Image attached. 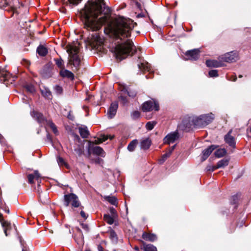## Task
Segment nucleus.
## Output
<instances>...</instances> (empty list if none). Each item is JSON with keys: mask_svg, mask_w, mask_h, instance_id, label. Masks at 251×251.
<instances>
[{"mask_svg": "<svg viewBox=\"0 0 251 251\" xmlns=\"http://www.w3.org/2000/svg\"><path fill=\"white\" fill-rule=\"evenodd\" d=\"M179 139V134L177 131L172 132L167 134L163 139L165 144H170L174 143Z\"/></svg>", "mask_w": 251, "mask_h": 251, "instance_id": "nucleus-12", "label": "nucleus"}, {"mask_svg": "<svg viewBox=\"0 0 251 251\" xmlns=\"http://www.w3.org/2000/svg\"><path fill=\"white\" fill-rule=\"evenodd\" d=\"M127 94L129 97L131 98H134L136 96L137 92L135 90L130 89L129 91H127Z\"/></svg>", "mask_w": 251, "mask_h": 251, "instance_id": "nucleus-47", "label": "nucleus"}, {"mask_svg": "<svg viewBox=\"0 0 251 251\" xmlns=\"http://www.w3.org/2000/svg\"><path fill=\"white\" fill-rule=\"evenodd\" d=\"M60 74L63 77H67L72 80L74 78V74L71 71L67 70H62L60 72Z\"/></svg>", "mask_w": 251, "mask_h": 251, "instance_id": "nucleus-26", "label": "nucleus"}, {"mask_svg": "<svg viewBox=\"0 0 251 251\" xmlns=\"http://www.w3.org/2000/svg\"><path fill=\"white\" fill-rule=\"evenodd\" d=\"M217 169V168H216V166L208 165L206 167L205 170L207 172H213Z\"/></svg>", "mask_w": 251, "mask_h": 251, "instance_id": "nucleus-46", "label": "nucleus"}, {"mask_svg": "<svg viewBox=\"0 0 251 251\" xmlns=\"http://www.w3.org/2000/svg\"><path fill=\"white\" fill-rule=\"evenodd\" d=\"M84 251H92L89 248L86 247Z\"/></svg>", "mask_w": 251, "mask_h": 251, "instance_id": "nucleus-61", "label": "nucleus"}, {"mask_svg": "<svg viewBox=\"0 0 251 251\" xmlns=\"http://www.w3.org/2000/svg\"><path fill=\"white\" fill-rule=\"evenodd\" d=\"M104 220L109 225L115 224V226L118 225V223L116 221V218L110 216L109 214H104L103 216Z\"/></svg>", "mask_w": 251, "mask_h": 251, "instance_id": "nucleus-22", "label": "nucleus"}, {"mask_svg": "<svg viewBox=\"0 0 251 251\" xmlns=\"http://www.w3.org/2000/svg\"><path fill=\"white\" fill-rule=\"evenodd\" d=\"M72 135H73V136L74 137L75 140V139L77 140H80V138H79V136L77 134L73 133Z\"/></svg>", "mask_w": 251, "mask_h": 251, "instance_id": "nucleus-57", "label": "nucleus"}, {"mask_svg": "<svg viewBox=\"0 0 251 251\" xmlns=\"http://www.w3.org/2000/svg\"><path fill=\"white\" fill-rule=\"evenodd\" d=\"M195 117H185L182 120V122L179 124L178 127L180 130L186 132L189 131L192 128V126H194L193 120Z\"/></svg>", "mask_w": 251, "mask_h": 251, "instance_id": "nucleus-7", "label": "nucleus"}, {"mask_svg": "<svg viewBox=\"0 0 251 251\" xmlns=\"http://www.w3.org/2000/svg\"><path fill=\"white\" fill-rule=\"evenodd\" d=\"M98 251H108L106 249V242L105 241H102L97 247Z\"/></svg>", "mask_w": 251, "mask_h": 251, "instance_id": "nucleus-35", "label": "nucleus"}, {"mask_svg": "<svg viewBox=\"0 0 251 251\" xmlns=\"http://www.w3.org/2000/svg\"><path fill=\"white\" fill-rule=\"evenodd\" d=\"M144 251H157L156 248L151 244L144 245Z\"/></svg>", "mask_w": 251, "mask_h": 251, "instance_id": "nucleus-36", "label": "nucleus"}, {"mask_svg": "<svg viewBox=\"0 0 251 251\" xmlns=\"http://www.w3.org/2000/svg\"><path fill=\"white\" fill-rule=\"evenodd\" d=\"M70 3L73 4H77L79 1H81V0H69Z\"/></svg>", "mask_w": 251, "mask_h": 251, "instance_id": "nucleus-54", "label": "nucleus"}, {"mask_svg": "<svg viewBox=\"0 0 251 251\" xmlns=\"http://www.w3.org/2000/svg\"><path fill=\"white\" fill-rule=\"evenodd\" d=\"M208 74L210 77H216L218 76V71L216 70H212L210 71Z\"/></svg>", "mask_w": 251, "mask_h": 251, "instance_id": "nucleus-45", "label": "nucleus"}, {"mask_svg": "<svg viewBox=\"0 0 251 251\" xmlns=\"http://www.w3.org/2000/svg\"><path fill=\"white\" fill-rule=\"evenodd\" d=\"M176 145H175L174 146H173L170 149H169V151H171V153H172V152H173V151H174V150L175 149V148H176Z\"/></svg>", "mask_w": 251, "mask_h": 251, "instance_id": "nucleus-58", "label": "nucleus"}, {"mask_svg": "<svg viewBox=\"0 0 251 251\" xmlns=\"http://www.w3.org/2000/svg\"><path fill=\"white\" fill-rule=\"evenodd\" d=\"M213 62L212 60H207L206 61V65L207 67H209L218 68V66L213 65Z\"/></svg>", "mask_w": 251, "mask_h": 251, "instance_id": "nucleus-48", "label": "nucleus"}, {"mask_svg": "<svg viewBox=\"0 0 251 251\" xmlns=\"http://www.w3.org/2000/svg\"><path fill=\"white\" fill-rule=\"evenodd\" d=\"M159 107V104L155 100H148L143 103L142 109L144 112L151 111L153 109L158 111Z\"/></svg>", "mask_w": 251, "mask_h": 251, "instance_id": "nucleus-11", "label": "nucleus"}, {"mask_svg": "<svg viewBox=\"0 0 251 251\" xmlns=\"http://www.w3.org/2000/svg\"><path fill=\"white\" fill-rule=\"evenodd\" d=\"M232 199H233L234 201L238 199L237 196H236V195L233 196L232 197Z\"/></svg>", "mask_w": 251, "mask_h": 251, "instance_id": "nucleus-60", "label": "nucleus"}, {"mask_svg": "<svg viewBox=\"0 0 251 251\" xmlns=\"http://www.w3.org/2000/svg\"><path fill=\"white\" fill-rule=\"evenodd\" d=\"M47 138L48 140H49L51 142V138L50 135L49 134H47Z\"/></svg>", "mask_w": 251, "mask_h": 251, "instance_id": "nucleus-59", "label": "nucleus"}, {"mask_svg": "<svg viewBox=\"0 0 251 251\" xmlns=\"http://www.w3.org/2000/svg\"><path fill=\"white\" fill-rule=\"evenodd\" d=\"M142 238L146 240L151 242H153L157 239V237L154 234L144 233L142 235Z\"/></svg>", "mask_w": 251, "mask_h": 251, "instance_id": "nucleus-25", "label": "nucleus"}, {"mask_svg": "<svg viewBox=\"0 0 251 251\" xmlns=\"http://www.w3.org/2000/svg\"><path fill=\"white\" fill-rule=\"evenodd\" d=\"M226 153V151L225 149H220L217 150L215 152L214 154L216 157L220 158L224 156Z\"/></svg>", "mask_w": 251, "mask_h": 251, "instance_id": "nucleus-34", "label": "nucleus"}, {"mask_svg": "<svg viewBox=\"0 0 251 251\" xmlns=\"http://www.w3.org/2000/svg\"><path fill=\"white\" fill-rule=\"evenodd\" d=\"M140 116V113L138 111H134L131 114L132 118L134 120L139 118Z\"/></svg>", "mask_w": 251, "mask_h": 251, "instance_id": "nucleus-43", "label": "nucleus"}, {"mask_svg": "<svg viewBox=\"0 0 251 251\" xmlns=\"http://www.w3.org/2000/svg\"><path fill=\"white\" fill-rule=\"evenodd\" d=\"M103 198L105 201L109 202L111 204L115 206H118V200L115 197L113 196H104Z\"/></svg>", "mask_w": 251, "mask_h": 251, "instance_id": "nucleus-24", "label": "nucleus"}, {"mask_svg": "<svg viewBox=\"0 0 251 251\" xmlns=\"http://www.w3.org/2000/svg\"><path fill=\"white\" fill-rule=\"evenodd\" d=\"M171 151H169L167 153L164 154L162 155L161 159L159 160V163L160 164L163 163L166 160V159L171 155Z\"/></svg>", "mask_w": 251, "mask_h": 251, "instance_id": "nucleus-40", "label": "nucleus"}, {"mask_svg": "<svg viewBox=\"0 0 251 251\" xmlns=\"http://www.w3.org/2000/svg\"><path fill=\"white\" fill-rule=\"evenodd\" d=\"M25 88L27 91L30 93H34L35 91V89L33 85L32 84H27L25 85Z\"/></svg>", "mask_w": 251, "mask_h": 251, "instance_id": "nucleus-42", "label": "nucleus"}, {"mask_svg": "<svg viewBox=\"0 0 251 251\" xmlns=\"http://www.w3.org/2000/svg\"><path fill=\"white\" fill-rule=\"evenodd\" d=\"M110 216H113L115 218H117L118 215L115 209L112 207L109 208Z\"/></svg>", "mask_w": 251, "mask_h": 251, "instance_id": "nucleus-41", "label": "nucleus"}, {"mask_svg": "<svg viewBox=\"0 0 251 251\" xmlns=\"http://www.w3.org/2000/svg\"><path fill=\"white\" fill-rule=\"evenodd\" d=\"M200 50L198 49L188 50L186 52L185 55L187 56L188 59L196 60L200 56Z\"/></svg>", "mask_w": 251, "mask_h": 251, "instance_id": "nucleus-14", "label": "nucleus"}, {"mask_svg": "<svg viewBox=\"0 0 251 251\" xmlns=\"http://www.w3.org/2000/svg\"><path fill=\"white\" fill-rule=\"evenodd\" d=\"M220 59L224 62L233 63L239 59L238 53L236 51H230L221 56Z\"/></svg>", "mask_w": 251, "mask_h": 251, "instance_id": "nucleus-10", "label": "nucleus"}, {"mask_svg": "<svg viewBox=\"0 0 251 251\" xmlns=\"http://www.w3.org/2000/svg\"><path fill=\"white\" fill-rule=\"evenodd\" d=\"M87 150V155L89 157L91 155H94V143L91 141H88L86 146Z\"/></svg>", "mask_w": 251, "mask_h": 251, "instance_id": "nucleus-23", "label": "nucleus"}, {"mask_svg": "<svg viewBox=\"0 0 251 251\" xmlns=\"http://www.w3.org/2000/svg\"><path fill=\"white\" fill-rule=\"evenodd\" d=\"M80 215L82 216V217H83L85 219H86L87 217V216L83 211H81L80 212Z\"/></svg>", "mask_w": 251, "mask_h": 251, "instance_id": "nucleus-56", "label": "nucleus"}, {"mask_svg": "<svg viewBox=\"0 0 251 251\" xmlns=\"http://www.w3.org/2000/svg\"><path fill=\"white\" fill-rule=\"evenodd\" d=\"M40 175L37 171H34L33 174L28 175L27 178L29 183H34V179L36 180L38 182L40 180Z\"/></svg>", "mask_w": 251, "mask_h": 251, "instance_id": "nucleus-20", "label": "nucleus"}, {"mask_svg": "<svg viewBox=\"0 0 251 251\" xmlns=\"http://www.w3.org/2000/svg\"><path fill=\"white\" fill-rule=\"evenodd\" d=\"M3 220L2 215L0 214V222L1 223Z\"/></svg>", "mask_w": 251, "mask_h": 251, "instance_id": "nucleus-62", "label": "nucleus"}, {"mask_svg": "<svg viewBox=\"0 0 251 251\" xmlns=\"http://www.w3.org/2000/svg\"><path fill=\"white\" fill-rule=\"evenodd\" d=\"M95 155L104 157L105 156V152L101 147L95 146Z\"/></svg>", "mask_w": 251, "mask_h": 251, "instance_id": "nucleus-31", "label": "nucleus"}, {"mask_svg": "<svg viewBox=\"0 0 251 251\" xmlns=\"http://www.w3.org/2000/svg\"><path fill=\"white\" fill-rule=\"evenodd\" d=\"M97 39H98V36H95V43H96V40H97ZM96 47V46L95 45V47Z\"/></svg>", "mask_w": 251, "mask_h": 251, "instance_id": "nucleus-64", "label": "nucleus"}, {"mask_svg": "<svg viewBox=\"0 0 251 251\" xmlns=\"http://www.w3.org/2000/svg\"><path fill=\"white\" fill-rule=\"evenodd\" d=\"M119 100L121 101V102L123 104H125L127 103V100L126 98L125 97L122 96H121L119 97Z\"/></svg>", "mask_w": 251, "mask_h": 251, "instance_id": "nucleus-50", "label": "nucleus"}, {"mask_svg": "<svg viewBox=\"0 0 251 251\" xmlns=\"http://www.w3.org/2000/svg\"><path fill=\"white\" fill-rule=\"evenodd\" d=\"M56 65L60 68L63 66V60L61 58L55 59Z\"/></svg>", "mask_w": 251, "mask_h": 251, "instance_id": "nucleus-44", "label": "nucleus"}, {"mask_svg": "<svg viewBox=\"0 0 251 251\" xmlns=\"http://www.w3.org/2000/svg\"><path fill=\"white\" fill-rule=\"evenodd\" d=\"M81 225L82 227L85 230H86V231H89V227H88L87 225L82 223V224H81Z\"/></svg>", "mask_w": 251, "mask_h": 251, "instance_id": "nucleus-53", "label": "nucleus"}, {"mask_svg": "<svg viewBox=\"0 0 251 251\" xmlns=\"http://www.w3.org/2000/svg\"><path fill=\"white\" fill-rule=\"evenodd\" d=\"M57 162L59 165H63L65 163L64 160L62 157L58 156L57 159Z\"/></svg>", "mask_w": 251, "mask_h": 251, "instance_id": "nucleus-51", "label": "nucleus"}, {"mask_svg": "<svg viewBox=\"0 0 251 251\" xmlns=\"http://www.w3.org/2000/svg\"><path fill=\"white\" fill-rule=\"evenodd\" d=\"M136 23L129 18L119 17L112 23L107 24L104 29L105 34L110 37L119 40L121 43L115 47L116 57L120 60L126 58L129 55H133L136 51V47L129 38Z\"/></svg>", "mask_w": 251, "mask_h": 251, "instance_id": "nucleus-1", "label": "nucleus"}, {"mask_svg": "<svg viewBox=\"0 0 251 251\" xmlns=\"http://www.w3.org/2000/svg\"><path fill=\"white\" fill-rule=\"evenodd\" d=\"M80 14L84 25L83 37L85 49L92 52L94 49V2L88 1Z\"/></svg>", "mask_w": 251, "mask_h": 251, "instance_id": "nucleus-2", "label": "nucleus"}, {"mask_svg": "<svg viewBox=\"0 0 251 251\" xmlns=\"http://www.w3.org/2000/svg\"><path fill=\"white\" fill-rule=\"evenodd\" d=\"M95 163H98L100 164L101 163H103V160L101 159H100L99 158H96L95 157Z\"/></svg>", "mask_w": 251, "mask_h": 251, "instance_id": "nucleus-55", "label": "nucleus"}, {"mask_svg": "<svg viewBox=\"0 0 251 251\" xmlns=\"http://www.w3.org/2000/svg\"><path fill=\"white\" fill-rule=\"evenodd\" d=\"M54 90H55L56 93L58 94H61L62 91V87L58 85H56L54 87Z\"/></svg>", "mask_w": 251, "mask_h": 251, "instance_id": "nucleus-49", "label": "nucleus"}, {"mask_svg": "<svg viewBox=\"0 0 251 251\" xmlns=\"http://www.w3.org/2000/svg\"><path fill=\"white\" fill-rule=\"evenodd\" d=\"M15 78L16 77L12 76L11 74L5 68L0 67V80L1 81H3V82L7 81V82L5 83L7 85L9 82L12 83L13 81H14Z\"/></svg>", "mask_w": 251, "mask_h": 251, "instance_id": "nucleus-9", "label": "nucleus"}, {"mask_svg": "<svg viewBox=\"0 0 251 251\" xmlns=\"http://www.w3.org/2000/svg\"><path fill=\"white\" fill-rule=\"evenodd\" d=\"M118 107V102L116 101L112 102L107 111V116L109 118L111 119L116 115Z\"/></svg>", "mask_w": 251, "mask_h": 251, "instance_id": "nucleus-18", "label": "nucleus"}, {"mask_svg": "<svg viewBox=\"0 0 251 251\" xmlns=\"http://www.w3.org/2000/svg\"><path fill=\"white\" fill-rule=\"evenodd\" d=\"M37 53L41 56H44L48 53V50L43 46H39L37 49Z\"/></svg>", "mask_w": 251, "mask_h": 251, "instance_id": "nucleus-28", "label": "nucleus"}, {"mask_svg": "<svg viewBox=\"0 0 251 251\" xmlns=\"http://www.w3.org/2000/svg\"><path fill=\"white\" fill-rule=\"evenodd\" d=\"M79 133L80 136L83 138H85L88 137L89 135V131L87 127H80L78 128Z\"/></svg>", "mask_w": 251, "mask_h": 251, "instance_id": "nucleus-27", "label": "nucleus"}, {"mask_svg": "<svg viewBox=\"0 0 251 251\" xmlns=\"http://www.w3.org/2000/svg\"><path fill=\"white\" fill-rule=\"evenodd\" d=\"M151 141L149 138L143 139L140 143L141 149L146 150L148 149L151 146Z\"/></svg>", "mask_w": 251, "mask_h": 251, "instance_id": "nucleus-21", "label": "nucleus"}, {"mask_svg": "<svg viewBox=\"0 0 251 251\" xmlns=\"http://www.w3.org/2000/svg\"><path fill=\"white\" fill-rule=\"evenodd\" d=\"M1 226L4 228V232L6 236H7V230L10 226V224L7 221H2L1 222Z\"/></svg>", "mask_w": 251, "mask_h": 251, "instance_id": "nucleus-37", "label": "nucleus"}, {"mask_svg": "<svg viewBox=\"0 0 251 251\" xmlns=\"http://www.w3.org/2000/svg\"><path fill=\"white\" fill-rule=\"evenodd\" d=\"M218 147V146L217 145H212L204 149L202 152L201 161H203L205 160L211 154L212 152Z\"/></svg>", "mask_w": 251, "mask_h": 251, "instance_id": "nucleus-15", "label": "nucleus"}, {"mask_svg": "<svg viewBox=\"0 0 251 251\" xmlns=\"http://www.w3.org/2000/svg\"><path fill=\"white\" fill-rule=\"evenodd\" d=\"M229 161L228 159H223L221 160H220L216 165V168L217 169L220 168H224L228 164Z\"/></svg>", "mask_w": 251, "mask_h": 251, "instance_id": "nucleus-30", "label": "nucleus"}, {"mask_svg": "<svg viewBox=\"0 0 251 251\" xmlns=\"http://www.w3.org/2000/svg\"><path fill=\"white\" fill-rule=\"evenodd\" d=\"M69 54V63L77 68L80 64V58L78 55L79 44L77 41L68 44L66 47Z\"/></svg>", "mask_w": 251, "mask_h": 251, "instance_id": "nucleus-4", "label": "nucleus"}, {"mask_svg": "<svg viewBox=\"0 0 251 251\" xmlns=\"http://www.w3.org/2000/svg\"><path fill=\"white\" fill-rule=\"evenodd\" d=\"M74 151L78 156H80L83 154V147L81 145L75 144Z\"/></svg>", "mask_w": 251, "mask_h": 251, "instance_id": "nucleus-29", "label": "nucleus"}, {"mask_svg": "<svg viewBox=\"0 0 251 251\" xmlns=\"http://www.w3.org/2000/svg\"><path fill=\"white\" fill-rule=\"evenodd\" d=\"M139 69L143 72H150L151 73V65L147 62L140 59V62L138 64Z\"/></svg>", "mask_w": 251, "mask_h": 251, "instance_id": "nucleus-19", "label": "nucleus"}, {"mask_svg": "<svg viewBox=\"0 0 251 251\" xmlns=\"http://www.w3.org/2000/svg\"><path fill=\"white\" fill-rule=\"evenodd\" d=\"M138 144V141L136 139L132 140L128 145L127 150L129 151H134L135 147Z\"/></svg>", "mask_w": 251, "mask_h": 251, "instance_id": "nucleus-32", "label": "nucleus"}, {"mask_svg": "<svg viewBox=\"0 0 251 251\" xmlns=\"http://www.w3.org/2000/svg\"><path fill=\"white\" fill-rule=\"evenodd\" d=\"M70 203H71L72 206L75 207H79L80 204L78 197L74 194L64 196V205L67 207Z\"/></svg>", "mask_w": 251, "mask_h": 251, "instance_id": "nucleus-8", "label": "nucleus"}, {"mask_svg": "<svg viewBox=\"0 0 251 251\" xmlns=\"http://www.w3.org/2000/svg\"><path fill=\"white\" fill-rule=\"evenodd\" d=\"M232 130L230 129L228 133L225 135L224 137V140L225 142L229 146L235 149L236 147V142L235 138L231 135Z\"/></svg>", "mask_w": 251, "mask_h": 251, "instance_id": "nucleus-13", "label": "nucleus"}, {"mask_svg": "<svg viewBox=\"0 0 251 251\" xmlns=\"http://www.w3.org/2000/svg\"><path fill=\"white\" fill-rule=\"evenodd\" d=\"M109 235L110 239L112 242L117 243L118 241V237L116 233L112 229H110L109 231Z\"/></svg>", "mask_w": 251, "mask_h": 251, "instance_id": "nucleus-33", "label": "nucleus"}, {"mask_svg": "<svg viewBox=\"0 0 251 251\" xmlns=\"http://www.w3.org/2000/svg\"><path fill=\"white\" fill-rule=\"evenodd\" d=\"M5 211L6 212H7V213H9V210L8 209H5Z\"/></svg>", "mask_w": 251, "mask_h": 251, "instance_id": "nucleus-63", "label": "nucleus"}, {"mask_svg": "<svg viewBox=\"0 0 251 251\" xmlns=\"http://www.w3.org/2000/svg\"><path fill=\"white\" fill-rule=\"evenodd\" d=\"M114 138V136L106 135L102 133H98L96 136H95V145L100 144L108 139L112 140Z\"/></svg>", "mask_w": 251, "mask_h": 251, "instance_id": "nucleus-17", "label": "nucleus"}, {"mask_svg": "<svg viewBox=\"0 0 251 251\" xmlns=\"http://www.w3.org/2000/svg\"><path fill=\"white\" fill-rule=\"evenodd\" d=\"M75 230L76 233L74 236L75 240L78 246H82L84 244V239L82 232L78 227H75Z\"/></svg>", "mask_w": 251, "mask_h": 251, "instance_id": "nucleus-16", "label": "nucleus"}, {"mask_svg": "<svg viewBox=\"0 0 251 251\" xmlns=\"http://www.w3.org/2000/svg\"><path fill=\"white\" fill-rule=\"evenodd\" d=\"M156 124L155 122H148L146 125V128L148 130H151L154 128Z\"/></svg>", "mask_w": 251, "mask_h": 251, "instance_id": "nucleus-39", "label": "nucleus"}, {"mask_svg": "<svg viewBox=\"0 0 251 251\" xmlns=\"http://www.w3.org/2000/svg\"><path fill=\"white\" fill-rule=\"evenodd\" d=\"M31 115L39 124L49 126L55 135L58 134V132L57 127L52 121L45 119L42 114L37 111H33L31 112Z\"/></svg>", "mask_w": 251, "mask_h": 251, "instance_id": "nucleus-5", "label": "nucleus"}, {"mask_svg": "<svg viewBox=\"0 0 251 251\" xmlns=\"http://www.w3.org/2000/svg\"><path fill=\"white\" fill-rule=\"evenodd\" d=\"M95 30L106 24L110 16L109 7L106 6L104 0H95Z\"/></svg>", "mask_w": 251, "mask_h": 251, "instance_id": "nucleus-3", "label": "nucleus"}, {"mask_svg": "<svg viewBox=\"0 0 251 251\" xmlns=\"http://www.w3.org/2000/svg\"><path fill=\"white\" fill-rule=\"evenodd\" d=\"M41 93L42 95L47 98H50L51 96V92L46 88H45L44 90H42Z\"/></svg>", "mask_w": 251, "mask_h": 251, "instance_id": "nucleus-38", "label": "nucleus"}, {"mask_svg": "<svg viewBox=\"0 0 251 251\" xmlns=\"http://www.w3.org/2000/svg\"><path fill=\"white\" fill-rule=\"evenodd\" d=\"M213 61V64L214 65H217L218 66V67L222 66V63L219 61H216V60H212Z\"/></svg>", "mask_w": 251, "mask_h": 251, "instance_id": "nucleus-52", "label": "nucleus"}, {"mask_svg": "<svg viewBox=\"0 0 251 251\" xmlns=\"http://www.w3.org/2000/svg\"><path fill=\"white\" fill-rule=\"evenodd\" d=\"M214 119V115L211 113L195 117L193 120L194 126L197 127H204L211 123Z\"/></svg>", "mask_w": 251, "mask_h": 251, "instance_id": "nucleus-6", "label": "nucleus"}]
</instances>
